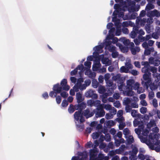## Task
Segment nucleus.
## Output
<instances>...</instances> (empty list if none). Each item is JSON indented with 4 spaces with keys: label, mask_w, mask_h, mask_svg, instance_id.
Instances as JSON below:
<instances>
[{
    "label": "nucleus",
    "mask_w": 160,
    "mask_h": 160,
    "mask_svg": "<svg viewBox=\"0 0 160 160\" xmlns=\"http://www.w3.org/2000/svg\"><path fill=\"white\" fill-rule=\"evenodd\" d=\"M135 82V81L133 79L128 80L126 82V86L124 84H122L118 86V89L120 91H123L124 95L132 96L134 94V92L132 91V88Z\"/></svg>",
    "instance_id": "obj_1"
},
{
    "label": "nucleus",
    "mask_w": 160,
    "mask_h": 160,
    "mask_svg": "<svg viewBox=\"0 0 160 160\" xmlns=\"http://www.w3.org/2000/svg\"><path fill=\"white\" fill-rule=\"evenodd\" d=\"M153 19L152 18L148 19L143 18L141 19L140 17H137L136 20V24L138 26H144L146 22L147 24L145 26V29L148 33H150L152 32L151 27L150 24L152 22Z\"/></svg>",
    "instance_id": "obj_2"
},
{
    "label": "nucleus",
    "mask_w": 160,
    "mask_h": 160,
    "mask_svg": "<svg viewBox=\"0 0 160 160\" xmlns=\"http://www.w3.org/2000/svg\"><path fill=\"white\" fill-rule=\"evenodd\" d=\"M114 8L115 10L113 13V15H118L119 18H122L124 20L128 19L130 18V16L128 14L124 15V12L127 10L126 8V4L121 9V6L119 4H115L114 5Z\"/></svg>",
    "instance_id": "obj_3"
},
{
    "label": "nucleus",
    "mask_w": 160,
    "mask_h": 160,
    "mask_svg": "<svg viewBox=\"0 0 160 160\" xmlns=\"http://www.w3.org/2000/svg\"><path fill=\"white\" fill-rule=\"evenodd\" d=\"M151 74L150 72H148V73H144L143 75V78L145 81H142V84L146 88H148L149 87L151 90H153L155 89L157 87L152 83V81L151 78Z\"/></svg>",
    "instance_id": "obj_4"
},
{
    "label": "nucleus",
    "mask_w": 160,
    "mask_h": 160,
    "mask_svg": "<svg viewBox=\"0 0 160 160\" xmlns=\"http://www.w3.org/2000/svg\"><path fill=\"white\" fill-rule=\"evenodd\" d=\"M102 67L100 60H96L94 61L92 68L93 71H96L100 73H103L106 72V69L104 66Z\"/></svg>",
    "instance_id": "obj_5"
},
{
    "label": "nucleus",
    "mask_w": 160,
    "mask_h": 160,
    "mask_svg": "<svg viewBox=\"0 0 160 160\" xmlns=\"http://www.w3.org/2000/svg\"><path fill=\"white\" fill-rule=\"evenodd\" d=\"M136 2L134 1H132L131 0H127L126 3V9L129 12L138 11L140 8L139 5L135 6Z\"/></svg>",
    "instance_id": "obj_6"
},
{
    "label": "nucleus",
    "mask_w": 160,
    "mask_h": 160,
    "mask_svg": "<svg viewBox=\"0 0 160 160\" xmlns=\"http://www.w3.org/2000/svg\"><path fill=\"white\" fill-rule=\"evenodd\" d=\"M98 45L96 46L93 48V50L94 52H93V54L95 57V58H98L99 57V53H102L103 51V48L105 45V40L103 43H100L98 42Z\"/></svg>",
    "instance_id": "obj_7"
},
{
    "label": "nucleus",
    "mask_w": 160,
    "mask_h": 160,
    "mask_svg": "<svg viewBox=\"0 0 160 160\" xmlns=\"http://www.w3.org/2000/svg\"><path fill=\"white\" fill-rule=\"evenodd\" d=\"M115 31V28L113 27L111 28L109 31V34L107 36L106 39L104 40L105 41H108L112 40V43L113 44L117 43L118 40L117 38L114 37V32Z\"/></svg>",
    "instance_id": "obj_8"
},
{
    "label": "nucleus",
    "mask_w": 160,
    "mask_h": 160,
    "mask_svg": "<svg viewBox=\"0 0 160 160\" xmlns=\"http://www.w3.org/2000/svg\"><path fill=\"white\" fill-rule=\"evenodd\" d=\"M53 89L54 91H51L49 93V96L52 98L56 97L57 94L60 93L62 90V88L60 86L59 83L55 85Z\"/></svg>",
    "instance_id": "obj_9"
},
{
    "label": "nucleus",
    "mask_w": 160,
    "mask_h": 160,
    "mask_svg": "<svg viewBox=\"0 0 160 160\" xmlns=\"http://www.w3.org/2000/svg\"><path fill=\"white\" fill-rule=\"evenodd\" d=\"M74 118L75 121L78 123H81L85 121L84 118L83 116V113L82 110H78L75 112L74 114Z\"/></svg>",
    "instance_id": "obj_10"
},
{
    "label": "nucleus",
    "mask_w": 160,
    "mask_h": 160,
    "mask_svg": "<svg viewBox=\"0 0 160 160\" xmlns=\"http://www.w3.org/2000/svg\"><path fill=\"white\" fill-rule=\"evenodd\" d=\"M102 106V105H101L99 107L93 110L94 114H95V117L97 118L103 117L105 114V111L103 109Z\"/></svg>",
    "instance_id": "obj_11"
},
{
    "label": "nucleus",
    "mask_w": 160,
    "mask_h": 160,
    "mask_svg": "<svg viewBox=\"0 0 160 160\" xmlns=\"http://www.w3.org/2000/svg\"><path fill=\"white\" fill-rule=\"evenodd\" d=\"M157 68L154 67H149V72H151L153 73V76L155 79V81L156 82H158L160 80V73L157 72Z\"/></svg>",
    "instance_id": "obj_12"
},
{
    "label": "nucleus",
    "mask_w": 160,
    "mask_h": 160,
    "mask_svg": "<svg viewBox=\"0 0 160 160\" xmlns=\"http://www.w3.org/2000/svg\"><path fill=\"white\" fill-rule=\"evenodd\" d=\"M78 70H79V71H78V73L81 76L82 73L84 70V67L82 64H80L78 65L75 69L72 71L71 72V75L72 76L75 75L77 73Z\"/></svg>",
    "instance_id": "obj_13"
},
{
    "label": "nucleus",
    "mask_w": 160,
    "mask_h": 160,
    "mask_svg": "<svg viewBox=\"0 0 160 160\" xmlns=\"http://www.w3.org/2000/svg\"><path fill=\"white\" fill-rule=\"evenodd\" d=\"M105 49H108L110 52H112L116 50L115 47L111 45L112 42L111 41H105Z\"/></svg>",
    "instance_id": "obj_14"
},
{
    "label": "nucleus",
    "mask_w": 160,
    "mask_h": 160,
    "mask_svg": "<svg viewBox=\"0 0 160 160\" xmlns=\"http://www.w3.org/2000/svg\"><path fill=\"white\" fill-rule=\"evenodd\" d=\"M157 136L156 134L152 133H150L149 135V139L153 140V143H152L154 146V145H158L160 144V141L156 139Z\"/></svg>",
    "instance_id": "obj_15"
},
{
    "label": "nucleus",
    "mask_w": 160,
    "mask_h": 160,
    "mask_svg": "<svg viewBox=\"0 0 160 160\" xmlns=\"http://www.w3.org/2000/svg\"><path fill=\"white\" fill-rule=\"evenodd\" d=\"M99 60H101L102 63L105 65L106 66H109L111 64V61L108 58H104V55L102 54L98 58Z\"/></svg>",
    "instance_id": "obj_16"
},
{
    "label": "nucleus",
    "mask_w": 160,
    "mask_h": 160,
    "mask_svg": "<svg viewBox=\"0 0 160 160\" xmlns=\"http://www.w3.org/2000/svg\"><path fill=\"white\" fill-rule=\"evenodd\" d=\"M85 96L87 98H91L94 99H97L98 97L97 94L94 93V91L91 89H89L86 92Z\"/></svg>",
    "instance_id": "obj_17"
},
{
    "label": "nucleus",
    "mask_w": 160,
    "mask_h": 160,
    "mask_svg": "<svg viewBox=\"0 0 160 160\" xmlns=\"http://www.w3.org/2000/svg\"><path fill=\"white\" fill-rule=\"evenodd\" d=\"M140 84L138 82H135L133 86L132 90L133 89L137 91V93L139 94L143 92L144 89L142 87H140Z\"/></svg>",
    "instance_id": "obj_18"
},
{
    "label": "nucleus",
    "mask_w": 160,
    "mask_h": 160,
    "mask_svg": "<svg viewBox=\"0 0 160 160\" xmlns=\"http://www.w3.org/2000/svg\"><path fill=\"white\" fill-rule=\"evenodd\" d=\"M149 64L156 66H158L160 64V60L157 58L151 57L149 59Z\"/></svg>",
    "instance_id": "obj_19"
},
{
    "label": "nucleus",
    "mask_w": 160,
    "mask_h": 160,
    "mask_svg": "<svg viewBox=\"0 0 160 160\" xmlns=\"http://www.w3.org/2000/svg\"><path fill=\"white\" fill-rule=\"evenodd\" d=\"M147 15L148 17H150V18L155 16L159 17L160 16V13L158 10L154 9L153 11H151L148 12Z\"/></svg>",
    "instance_id": "obj_20"
},
{
    "label": "nucleus",
    "mask_w": 160,
    "mask_h": 160,
    "mask_svg": "<svg viewBox=\"0 0 160 160\" xmlns=\"http://www.w3.org/2000/svg\"><path fill=\"white\" fill-rule=\"evenodd\" d=\"M67 79H63L61 81L60 84L62 88V90L66 91H68L70 89V87L69 85L67 84Z\"/></svg>",
    "instance_id": "obj_21"
},
{
    "label": "nucleus",
    "mask_w": 160,
    "mask_h": 160,
    "mask_svg": "<svg viewBox=\"0 0 160 160\" xmlns=\"http://www.w3.org/2000/svg\"><path fill=\"white\" fill-rule=\"evenodd\" d=\"M139 138L141 142L146 143L151 149H154V146L150 141H147L145 138H143V137L141 136L139 137Z\"/></svg>",
    "instance_id": "obj_22"
},
{
    "label": "nucleus",
    "mask_w": 160,
    "mask_h": 160,
    "mask_svg": "<svg viewBox=\"0 0 160 160\" xmlns=\"http://www.w3.org/2000/svg\"><path fill=\"white\" fill-rule=\"evenodd\" d=\"M83 115L87 118H90L94 115L93 111L92 112H90L88 108L84 110L82 112Z\"/></svg>",
    "instance_id": "obj_23"
},
{
    "label": "nucleus",
    "mask_w": 160,
    "mask_h": 160,
    "mask_svg": "<svg viewBox=\"0 0 160 160\" xmlns=\"http://www.w3.org/2000/svg\"><path fill=\"white\" fill-rule=\"evenodd\" d=\"M112 79L113 80L117 81V82H119L120 84L123 83L122 78L121 77V75L120 74H117L113 75Z\"/></svg>",
    "instance_id": "obj_24"
},
{
    "label": "nucleus",
    "mask_w": 160,
    "mask_h": 160,
    "mask_svg": "<svg viewBox=\"0 0 160 160\" xmlns=\"http://www.w3.org/2000/svg\"><path fill=\"white\" fill-rule=\"evenodd\" d=\"M85 74L86 75L88 76V77L90 78L93 79L96 76V73L94 72H92L89 69L86 70Z\"/></svg>",
    "instance_id": "obj_25"
},
{
    "label": "nucleus",
    "mask_w": 160,
    "mask_h": 160,
    "mask_svg": "<svg viewBox=\"0 0 160 160\" xmlns=\"http://www.w3.org/2000/svg\"><path fill=\"white\" fill-rule=\"evenodd\" d=\"M90 160H98L96 157L95 150L93 149H90L89 151Z\"/></svg>",
    "instance_id": "obj_26"
},
{
    "label": "nucleus",
    "mask_w": 160,
    "mask_h": 160,
    "mask_svg": "<svg viewBox=\"0 0 160 160\" xmlns=\"http://www.w3.org/2000/svg\"><path fill=\"white\" fill-rule=\"evenodd\" d=\"M123 119V117H121V118H117L116 119V120L119 123V128L120 130H122L125 126V123L122 122Z\"/></svg>",
    "instance_id": "obj_27"
},
{
    "label": "nucleus",
    "mask_w": 160,
    "mask_h": 160,
    "mask_svg": "<svg viewBox=\"0 0 160 160\" xmlns=\"http://www.w3.org/2000/svg\"><path fill=\"white\" fill-rule=\"evenodd\" d=\"M152 38V35L150 34L147 35L145 37L142 36H139L138 37V38L141 40V42L145 41V42L149 41L150 39Z\"/></svg>",
    "instance_id": "obj_28"
},
{
    "label": "nucleus",
    "mask_w": 160,
    "mask_h": 160,
    "mask_svg": "<svg viewBox=\"0 0 160 160\" xmlns=\"http://www.w3.org/2000/svg\"><path fill=\"white\" fill-rule=\"evenodd\" d=\"M154 42L152 40H149L148 41V42H143L142 46V47L144 48H147L148 47V46H152L154 43Z\"/></svg>",
    "instance_id": "obj_29"
},
{
    "label": "nucleus",
    "mask_w": 160,
    "mask_h": 160,
    "mask_svg": "<svg viewBox=\"0 0 160 160\" xmlns=\"http://www.w3.org/2000/svg\"><path fill=\"white\" fill-rule=\"evenodd\" d=\"M114 17L112 18V22H114V24L116 28L121 27V25L120 24V21L117 18V15H113Z\"/></svg>",
    "instance_id": "obj_30"
},
{
    "label": "nucleus",
    "mask_w": 160,
    "mask_h": 160,
    "mask_svg": "<svg viewBox=\"0 0 160 160\" xmlns=\"http://www.w3.org/2000/svg\"><path fill=\"white\" fill-rule=\"evenodd\" d=\"M76 98L78 103L82 102L84 99V98L82 96V93L79 92L76 93Z\"/></svg>",
    "instance_id": "obj_31"
},
{
    "label": "nucleus",
    "mask_w": 160,
    "mask_h": 160,
    "mask_svg": "<svg viewBox=\"0 0 160 160\" xmlns=\"http://www.w3.org/2000/svg\"><path fill=\"white\" fill-rule=\"evenodd\" d=\"M137 26H134L133 27V30L130 34V36L132 38H134L137 36Z\"/></svg>",
    "instance_id": "obj_32"
},
{
    "label": "nucleus",
    "mask_w": 160,
    "mask_h": 160,
    "mask_svg": "<svg viewBox=\"0 0 160 160\" xmlns=\"http://www.w3.org/2000/svg\"><path fill=\"white\" fill-rule=\"evenodd\" d=\"M132 151H129V154H132L136 155L138 152V149L137 148L134 146H132Z\"/></svg>",
    "instance_id": "obj_33"
},
{
    "label": "nucleus",
    "mask_w": 160,
    "mask_h": 160,
    "mask_svg": "<svg viewBox=\"0 0 160 160\" xmlns=\"http://www.w3.org/2000/svg\"><path fill=\"white\" fill-rule=\"evenodd\" d=\"M144 48L145 49L144 54L146 55H148L152 52H153L154 51V49L153 47H148L147 48Z\"/></svg>",
    "instance_id": "obj_34"
},
{
    "label": "nucleus",
    "mask_w": 160,
    "mask_h": 160,
    "mask_svg": "<svg viewBox=\"0 0 160 160\" xmlns=\"http://www.w3.org/2000/svg\"><path fill=\"white\" fill-rule=\"evenodd\" d=\"M134 25H135L134 23H133L132 22L129 21L123 22L122 24V26L124 28L125 27H127L128 26L133 27Z\"/></svg>",
    "instance_id": "obj_35"
},
{
    "label": "nucleus",
    "mask_w": 160,
    "mask_h": 160,
    "mask_svg": "<svg viewBox=\"0 0 160 160\" xmlns=\"http://www.w3.org/2000/svg\"><path fill=\"white\" fill-rule=\"evenodd\" d=\"M119 41L122 42L125 46H128L129 43V40L124 37H122L119 39Z\"/></svg>",
    "instance_id": "obj_36"
},
{
    "label": "nucleus",
    "mask_w": 160,
    "mask_h": 160,
    "mask_svg": "<svg viewBox=\"0 0 160 160\" xmlns=\"http://www.w3.org/2000/svg\"><path fill=\"white\" fill-rule=\"evenodd\" d=\"M156 124L155 121L153 119H151L149 122L147 124V127L149 129H150L153 127L156 126Z\"/></svg>",
    "instance_id": "obj_37"
},
{
    "label": "nucleus",
    "mask_w": 160,
    "mask_h": 160,
    "mask_svg": "<svg viewBox=\"0 0 160 160\" xmlns=\"http://www.w3.org/2000/svg\"><path fill=\"white\" fill-rule=\"evenodd\" d=\"M133 99L135 101L131 103V107L133 108H137L138 107V105L137 102H136L138 100V98L134 97H133Z\"/></svg>",
    "instance_id": "obj_38"
},
{
    "label": "nucleus",
    "mask_w": 160,
    "mask_h": 160,
    "mask_svg": "<svg viewBox=\"0 0 160 160\" xmlns=\"http://www.w3.org/2000/svg\"><path fill=\"white\" fill-rule=\"evenodd\" d=\"M130 50L132 53L133 55H135L137 52H139L140 51V48L138 47H136L135 48H131Z\"/></svg>",
    "instance_id": "obj_39"
},
{
    "label": "nucleus",
    "mask_w": 160,
    "mask_h": 160,
    "mask_svg": "<svg viewBox=\"0 0 160 160\" xmlns=\"http://www.w3.org/2000/svg\"><path fill=\"white\" fill-rule=\"evenodd\" d=\"M135 26H137V33L138 34H139L138 37H139L140 36H142V35H143L145 34V32L142 29H140V30H138L139 28L141 26H138L136 24Z\"/></svg>",
    "instance_id": "obj_40"
},
{
    "label": "nucleus",
    "mask_w": 160,
    "mask_h": 160,
    "mask_svg": "<svg viewBox=\"0 0 160 160\" xmlns=\"http://www.w3.org/2000/svg\"><path fill=\"white\" fill-rule=\"evenodd\" d=\"M144 127L143 124L141 125V126H139V128H135V133L138 134V135L140 134L141 132H142V130L143 129Z\"/></svg>",
    "instance_id": "obj_41"
},
{
    "label": "nucleus",
    "mask_w": 160,
    "mask_h": 160,
    "mask_svg": "<svg viewBox=\"0 0 160 160\" xmlns=\"http://www.w3.org/2000/svg\"><path fill=\"white\" fill-rule=\"evenodd\" d=\"M154 8V6L151 2H148V4L147 5L145 10L147 11L152 9Z\"/></svg>",
    "instance_id": "obj_42"
},
{
    "label": "nucleus",
    "mask_w": 160,
    "mask_h": 160,
    "mask_svg": "<svg viewBox=\"0 0 160 160\" xmlns=\"http://www.w3.org/2000/svg\"><path fill=\"white\" fill-rule=\"evenodd\" d=\"M127 144H130L134 141L133 138L132 136H129L127 138Z\"/></svg>",
    "instance_id": "obj_43"
},
{
    "label": "nucleus",
    "mask_w": 160,
    "mask_h": 160,
    "mask_svg": "<svg viewBox=\"0 0 160 160\" xmlns=\"http://www.w3.org/2000/svg\"><path fill=\"white\" fill-rule=\"evenodd\" d=\"M126 67L128 69V70L129 69H132L133 68V66L131 63V61L129 60L128 62L125 63Z\"/></svg>",
    "instance_id": "obj_44"
},
{
    "label": "nucleus",
    "mask_w": 160,
    "mask_h": 160,
    "mask_svg": "<svg viewBox=\"0 0 160 160\" xmlns=\"http://www.w3.org/2000/svg\"><path fill=\"white\" fill-rule=\"evenodd\" d=\"M120 72L121 73H128L129 72V70L125 66H122L121 67L120 69Z\"/></svg>",
    "instance_id": "obj_45"
},
{
    "label": "nucleus",
    "mask_w": 160,
    "mask_h": 160,
    "mask_svg": "<svg viewBox=\"0 0 160 160\" xmlns=\"http://www.w3.org/2000/svg\"><path fill=\"white\" fill-rule=\"evenodd\" d=\"M152 38H153L156 39H158L159 38V35L158 32L157 30V27L155 29V32L152 33Z\"/></svg>",
    "instance_id": "obj_46"
},
{
    "label": "nucleus",
    "mask_w": 160,
    "mask_h": 160,
    "mask_svg": "<svg viewBox=\"0 0 160 160\" xmlns=\"http://www.w3.org/2000/svg\"><path fill=\"white\" fill-rule=\"evenodd\" d=\"M105 124L108 127H110L115 124V122L112 120H109L105 122Z\"/></svg>",
    "instance_id": "obj_47"
},
{
    "label": "nucleus",
    "mask_w": 160,
    "mask_h": 160,
    "mask_svg": "<svg viewBox=\"0 0 160 160\" xmlns=\"http://www.w3.org/2000/svg\"><path fill=\"white\" fill-rule=\"evenodd\" d=\"M75 107H77V108H76L77 109H82L86 107V104L84 102H82L80 104H78V105L76 106Z\"/></svg>",
    "instance_id": "obj_48"
},
{
    "label": "nucleus",
    "mask_w": 160,
    "mask_h": 160,
    "mask_svg": "<svg viewBox=\"0 0 160 160\" xmlns=\"http://www.w3.org/2000/svg\"><path fill=\"white\" fill-rule=\"evenodd\" d=\"M92 87L94 88H97L98 86V82L96 79H93L92 83Z\"/></svg>",
    "instance_id": "obj_49"
},
{
    "label": "nucleus",
    "mask_w": 160,
    "mask_h": 160,
    "mask_svg": "<svg viewBox=\"0 0 160 160\" xmlns=\"http://www.w3.org/2000/svg\"><path fill=\"white\" fill-rule=\"evenodd\" d=\"M101 105H102V106L103 107V109L104 108L107 111H109L112 107L111 105L109 104H102Z\"/></svg>",
    "instance_id": "obj_50"
},
{
    "label": "nucleus",
    "mask_w": 160,
    "mask_h": 160,
    "mask_svg": "<svg viewBox=\"0 0 160 160\" xmlns=\"http://www.w3.org/2000/svg\"><path fill=\"white\" fill-rule=\"evenodd\" d=\"M131 102V99L129 98H124L123 103L125 106L129 105V104Z\"/></svg>",
    "instance_id": "obj_51"
},
{
    "label": "nucleus",
    "mask_w": 160,
    "mask_h": 160,
    "mask_svg": "<svg viewBox=\"0 0 160 160\" xmlns=\"http://www.w3.org/2000/svg\"><path fill=\"white\" fill-rule=\"evenodd\" d=\"M130 133V131L128 128H125L123 130V133L125 135V137L127 138Z\"/></svg>",
    "instance_id": "obj_52"
},
{
    "label": "nucleus",
    "mask_w": 160,
    "mask_h": 160,
    "mask_svg": "<svg viewBox=\"0 0 160 160\" xmlns=\"http://www.w3.org/2000/svg\"><path fill=\"white\" fill-rule=\"evenodd\" d=\"M116 31L115 35L116 36H120L121 33V27L116 28Z\"/></svg>",
    "instance_id": "obj_53"
},
{
    "label": "nucleus",
    "mask_w": 160,
    "mask_h": 160,
    "mask_svg": "<svg viewBox=\"0 0 160 160\" xmlns=\"http://www.w3.org/2000/svg\"><path fill=\"white\" fill-rule=\"evenodd\" d=\"M93 106L98 108L102 104H101V101L99 100H93Z\"/></svg>",
    "instance_id": "obj_54"
},
{
    "label": "nucleus",
    "mask_w": 160,
    "mask_h": 160,
    "mask_svg": "<svg viewBox=\"0 0 160 160\" xmlns=\"http://www.w3.org/2000/svg\"><path fill=\"white\" fill-rule=\"evenodd\" d=\"M98 160H108V157H105L103 154H99L98 156Z\"/></svg>",
    "instance_id": "obj_55"
},
{
    "label": "nucleus",
    "mask_w": 160,
    "mask_h": 160,
    "mask_svg": "<svg viewBox=\"0 0 160 160\" xmlns=\"http://www.w3.org/2000/svg\"><path fill=\"white\" fill-rule=\"evenodd\" d=\"M138 158L141 160H144L145 159L149 158V157L148 156H145L142 154H139L138 155Z\"/></svg>",
    "instance_id": "obj_56"
},
{
    "label": "nucleus",
    "mask_w": 160,
    "mask_h": 160,
    "mask_svg": "<svg viewBox=\"0 0 160 160\" xmlns=\"http://www.w3.org/2000/svg\"><path fill=\"white\" fill-rule=\"evenodd\" d=\"M83 82V79L82 78H80L78 79L77 80V83L76 85L78 86V87H80L81 85L82 84V83Z\"/></svg>",
    "instance_id": "obj_57"
},
{
    "label": "nucleus",
    "mask_w": 160,
    "mask_h": 160,
    "mask_svg": "<svg viewBox=\"0 0 160 160\" xmlns=\"http://www.w3.org/2000/svg\"><path fill=\"white\" fill-rule=\"evenodd\" d=\"M118 53L116 50L112 52V56L113 58H116L118 56Z\"/></svg>",
    "instance_id": "obj_58"
},
{
    "label": "nucleus",
    "mask_w": 160,
    "mask_h": 160,
    "mask_svg": "<svg viewBox=\"0 0 160 160\" xmlns=\"http://www.w3.org/2000/svg\"><path fill=\"white\" fill-rule=\"evenodd\" d=\"M109 111V113L113 115H115L117 112V110L114 107H112Z\"/></svg>",
    "instance_id": "obj_59"
},
{
    "label": "nucleus",
    "mask_w": 160,
    "mask_h": 160,
    "mask_svg": "<svg viewBox=\"0 0 160 160\" xmlns=\"http://www.w3.org/2000/svg\"><path fill=\"white\" fill-rule=\"evenodd\" d=\"M149 131L148 129H143L142 131V134L144 136H147L148 135Z\"/></svg>",
    "instance_id": "obj_60"
},
{
    "label": "nucleus",
    "mask_w": 160,
    "mask_h": 160,
    "mask_svg": "<svg viewBox=\"0 0 160 160\" xmlns=\"http://www.w3.org/2000/svg\"><path fill=\"white\" fill-rule=\"evenodd\" d=\"M100 135L99 133L98 132H94L92 134V137L93 139L98 138Z\"/></svg>",
    "instance_id": "obj_61"
},
{
    "label": "nucleus",
    "mask_w": 160,
    "mask_h": 160,
    "mask_svg": "<svg viewBox=\"0 0 160 160\" xmlns=\"http://www.w3.org/2000/svg\"><path fill=\"white\" fill-rule=\"evenodd\" d=\"M149 67H144L142 69V72L144 73H148V72H149Z\"/></svg>",
    "instance_id": "obj_62"
},
{
    "label": "nucleus",
    "mask_w": 160,
    "mask_h": 160,
    "mask_svg": "<svg viewBox=\"0 0 160 160\" xmlns=\"http://www.w3.org/2000/svg\"><path fill=\"white\" fill-rule=\"evenodd\" d=\"M78 123V122H77L75 121V123L77 129H78L79 131H81V129H83L84 128L83 126L80 124H78L77 123Z\"/></svg>",
    "instance_id": "obj_63"
},
{
    "label": "nucleus",
    "mask_w": 160,
    "mask_h": 160,
    "mask_svg": "<svg viewBox=\"0 0 160 160\" xmlns=\"http://www.w3.org/2000/svg\"><path fill=\"white\" fill-rule=\"evenodd\" d=\"M93 100H89L87 101V104L88 106L92 107L93 106Z\"/></svg>",
    "instance_id": "obj_64"
}]
</instances>
